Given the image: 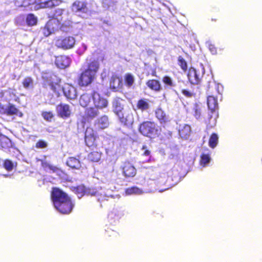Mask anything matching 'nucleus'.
I'll return each mask as SVG.
<instances>
[{"label": "nucleus", "mask_w": 262, "mask_h": 262, "mask_svg": "<svg viewBox=\"0 0 262 262\" xmlns=\"http://www.w3.org/2000/svg\"><path fill=\"white\" fill-rule=\"evenodd\" d=\"M98 114L99 112L97 108L94 107L88 108L85 111L83 119L85 121H89L95 118Z\"/></svg>", "instance_id": "obj_16"}, {"label": "nucleus", "mask_w": 262, "mask_h": 262, "mask_svg": "<svg viewBox=\"0 0 262 262\" xmlns=\"http://www.w3.org/2000/svg\"><path fill=\"white\" fill-rule=\"evenodd\" d=\"M66 111H67V117H68V105H67V110H66Z\"/></svg>", "instance_id": "obj_57"}, {"label": "nucleus", "mask_w": 262, "mask_h": 262, "mask_svg": "<svg viewBox=\"0 0 262 262\" xmlns=\"http://www.w3.org/2000/svg\"><path fill=\"white\" fill-rule=\"evenodd\" d=\"M73 11L81 13H87L89 11L88 3L85 1L76 0L71 6Z\"/></svg>", "instance_id": "obj_10"}, {"label": "nucleus", "mask_w": 262, "mask_h": 262, "mask_svg": "<svg viewBox=\"0 0 262 262\" xmlns=\"http://www.w3.org/2000/svg\"><path fill=\"white\" fill-rule=\"evenodd\" d=\"M136 107L138 110L143 112L149 108V104L148 100L145 98H141L138 100Z\"/></svg>", "instance_id": "obj_23"}, {"label": "nucleus", "mask_w": 262, "mask_h": 262, "mask_svg": "<svg viewBox=\"0 0 262 262\" xmlns=\"http://www.w3.org/2000/svg\"><path fill=\"white\" fill-rule=\"evenodd\" d=\"M109 120L107 116L103 115L98 118L96 122V124L100 129H104L107 128L109 125Z\"/></svg>", "instance_id": "obj_21"}, {"label": "nucleus", "mask_w": 262, "mask_h": 262, "mask_svg": "<svg viewBox=\"0 0 262 262\" xmlns=\"http://www.w3.org/2000/svg\"><path fill=\"white\" fill-rule=\"evenodd\" d=\"M151 75H152V76H154V77H156V76H157V72H156V70H154L152 72V73H151Z\"/></svg>", "instance_id": "obj_55"}, {"label": "nucleus", "mask_w": 262, "mask_h": 262, "mask_svg": "<svg viewBox=\"0 0 262 262\" xmlns=\"http://www.w3.org/2000/svg\"><path fill=\"white\" fill-rule=\"evenodd\" d=\"M162 82L166 88L172 89L176 87V84L170 76L165 75L162 78Z\"/></svg>", "instance_id": "obj_27"}, {"label": "nucleus", "mask_w": 262, "mask_h": 262, "mask_svg": "<svg viewBox=\"0 0 262 262\" xmlns=\"http://www.w3.org/2000/svg\"><path fill=\"white\" fill-rule=\"evenodd\" d=\"M98 191L96 189L86 188V193H85L86 195H96Z\"/></svg>", "instance_id": "obj_47"}, {"label": "nucleus", "mask_w": 262, "mask_h": 262, "mask_svg": "<svg viewBox=\"0 0 262 262\" xmlns=\"http://www.w3.org/2000/svg\"><path fill=\"white\" fill-rule=\"evenodd\" d=\"M155 115L161 124H165L170 121L169 117L161 108H158L156 110Z\"/></svg>", "instance_id": "obj_14"}, {"label": "nucleus", "mask_w": 262, "mask_h": 262, "mask_svg": "<svg viewBox=\"0 0 262 262\" xmlns=\"http://www.w3.org/2000/svg\"><path fill=\"white\" fill-rule=\"evenodd\" d=\"M41 115L45 120L49 122L52 121L54 117V115L51 112H42Z\"/></svg>", "instance_id": "obj_43"}, {"label": "nucleus", "mask_w": 262, "mask_h": 262, "mask_svg": "<svg viewBox=\"0 0 262 262\" xmlns=\"http://www.w3.org/2000/svg\"><path fill=\"white\" fill-rule=\"evenodd\" d=\"M98 138L96 132L92 127H88L85 132L84 140L86 146L94 149L97 147V138Z\"/></svg>", "instance_id": "obj_5"}, {"label": "nucleus", "mask_w": 262, "mask_h": 262, "mask_svg": "<svg viewBox=\"0 0 262 262\" xmlns=\"http://www.w3.org/2000/svg\"><path fill=\"white\" fill-rule=\"evenodd\" d=\"M99 69V63L98 61L97 60L94 59L88 63L87 65V69L85 70L91 74H94V75L95 76L96 73L97 72Z\"/></svg>", "instance_id": "obj_18"}, {"label": "nucleus", "mask_w": 262, "mask_h": 262, "mask_svg": "<svg viewBox=\"0 0 262 262\" xmlns=\"http://www.w3.org/2000/svg\"><path fill=\"white\" fill-rule=\"evenodd\" d=\"M70 189L78 195V198L82 197L85 195V193H86V188L83 185H80L76 187H71Z\"/></svg>", "instance_id": "obj_22"}, {"label": "nucleus", "mask_w": 262, "mask_h": 262, "mask_svg": "<svg viewBox=\"0 0 262 262\" xmlns=\"http://www.w3.org/2000/svg\"><path fill=\"white\" fill-rule=\"evenodd\" d=\"M41 165L42 167L46 170H49L54 172L58 170V168L56 166L51 165L47 161H42Z\"/></svg>", "instance_id": "obj_36"}, {"label": "nucleus", "mask_w": 262, "mask_h": 262, "mask_svg": "<svg viewBox=\"0 0 262 262\" xmlns=\"http://www.w3.org/2000/svg\"><path fill=\"white\" fill-rule=\"evenodd\" d=\"M72 62V60L69 58L68 57H67V66L66 67L68 68L69 67V66L71 64Z\"/></svg>", "instance_id": "obj_53"}, {"label": "nucleus", "mask_w": 262, "mask_h": 262, "mask_svg": "<svg viewBox=\"0 0 262 262\" xmlns=\"http://www.w3.org/2000/svg\"><path fill=\"white\" fill-rule=\"evenodd\" d=\"M0 114L7 116H17L21 118L24 116L22 112L13 104L9 103L7 106L0 103Z\"/></svg>", "instance_id": "obj_4"}, {"label": "nucleus", "mask_w": 262, "mask_h": 262, "mask_svg": "<svg viewBox=\"0 0 262 262\" xmlns=\"http://www.w3.org/2000/svg\"><path fill=\"white\" fill-rule=\"evenodd\" d=\"M123 175L126 178H133L136 174L137 170L129 161H125L121 166Z\"/></svg>", "instance_id": "obj_9"}, {"label": "nucleus", "mask_w": 262, "mask_h": 262, "mask_svg": "<svg viewBox=\"0 0 262 262\" xmlns=\"http://www.w3.org/2000/svg\"><path fill=\"white\" fill-rule=\"evenodd\" d=\"M124 81L126 85L128 87H130L134 84L135 79L133 76L131 74L127 73L125 75Z\"/></svg>", "instance_id": "obj_38"}, {"label": "nucleus", "mask_w": 262, "mask_h": 262, "mask_svg": "<svg viewBox=\"0 0 262 262\" xmlns=\"http://www.w3.org/2000/svg\"><path fill=\"white\" fill-rule=\"evenodd\" d=\"M33 79L30 76L25 77L22 81L23 86L26 89L33 88Z\"/></svg>", "instance_id": "obj_32"}, {"label": "nucleus", "mask_w": 262, "mask_h": 262, "mask_svg": "<svg viewBox=\"0 0 262 262\" xmlns=\"http://www.w3.org/2000/svg\"><path fill=\"white\" fill-rule=\"evenodd\" d=\"M3 167L8 171H11L13 170L14 165L10 160L6 159L4 161Z\"/></svg>", "instance_id": "obj_40"}, {"label": "nucleus", "mask_w": 262, "mask_h": 262, "mask_svg": "<svg viewBox=\"0 0 262 262\" xmlns=\"http://www.w3.org/2000/svg\"><path fill=\"white\" fill-rule=\"evenodd\" d=\"M179 88L181 90L182 94L186 97L191 98L194 95L193 91L188 89H184L181 85H179Z\"/></svg>", "instance_id": "obj_37"}, {"label": "nucleus", "mask_w": 262, "mask_h": 262, "mask_svg": "<svg viewBox=\"0 0 262 262\" xmlns=\"http://www.w3.org/2000/svg\"><path fill=\"white\" fill-rule=\"evenodd\" d=\"M26 21L28 26H33L37 23V18L33 14H28L26 18Z\"/></svg>", "instance_id": "obj_31"}, {"label": "nucleus", "mask_w": 262, "mask_h": 262, "mask_svg": "<svg viewBox=\"0 0 262 262\" xmlns=\"http://www.w3.org/2000/svg\"><path fill=\"white\" fill-rule=\"evenodd\" d=\"M178 62L181 69L185 72L188 69L187 63L185 59L181 56H179L178 58Z\"/></svg>", "instance_id": "obj_35"}, {"label": "nucleus", "mask_w": 262, "mask_h": 262, "mask_svg": "<svg viewBox=\"0 0 262 262\" xmlns=\"http://www.w3.org/2000/svg\"><path fill=\"white\" fill-rule=\"evenodd\" d=\"M67 214L70 213L74 206V204L72 202L71 199L67 195Z\"/></svg>", "instance_id": "obj_41"}, {"label": "nucleus", "mask_w": 262, "mask_h": 262, "mask_svg": "<svg viewBox=\"0 0 262 262\" xmlns=\"http://www.w3.org/2000/svg\"><path fill=\"white\" fill-rule=\"evenodd\" d=\"M63 10L62 9H57L55 10L56 13H58L59 15H61L63 13Z\"/></svg>", "instance_id": "obj_54"}, {"label": "nucleus", "mask_w": 262, "mask_h": 262, "mask_svg": "<svg viewBox=\"0 0 262 262\" xmlns=\"http://www.w3.org/2000/svg\"><path fill=\"white\" fill-rule=\"evenodd\" d=\"M91 102V96L88 94H82L79 99V103L82 107L88 106Z\"/></svg>", "instance_id": "obj_28"}, {"label": "nucleus", "mask_w": 262, "mask_h": 262, "mask_svg": "<svg viewBox=\"0 0 262 262\" xmlns=\"http://www.w3.org/2000/svg\"><path fill=\"white\" fill-rule=\"evenodd\" d=\"M120 122L124 126L130 127L134 122V114L131 112L119 113L117 115Z\"/></svg>", "instance_id": "obj_7"}, {"label": "nucleus", "mask_w": 262, "mask_h": 262, "mask_svg": "<svg viewBox=\"0 0 262 262\" xmlns=\"http://www.w3.org/2000/svg\"><path fill=\"white\" fill-rule=\"evenodd\" d=\"M48 146L47 143L42 140H38L35 144L36 148H45Z\"/></svg>", "instance_id": "obj_45"}, {"label": "nucleus", "mask_w": 262, "mask_h": 262, "mask_svg": "<svg viewBox=\"0 0 262 262\" xmlns=\"http://www.w3.org/2000/svg\"><path fill=\"white\" fill-rule=\"evenodd\" d=\"M11 140L6 136L0 134V146L5 149L11 147Z\"/></svg>", "instance_id": "obj_25"}, {"label": "nucleus", "mask_w": 262, "mask_h": 262, "mask_svg": "<svg viewBox=\"0 0 262 262\" xmlns=\"http://www.w3.org/2000/svg\"><path fill=\"white\" fill-rule=\"evenodd\" d=\"M95 78L94 74H91L84 70L80 75L78 83L80 86H86L90 84Z\"/></svg>", "instance_id": "obj_8"}, {"label": "nucleus", "mask_w": 262, "mask_h": 262, "mask_svg": "<svg viewBox=\"0 0 262 262\" xmlns=\"http://www.w3.org/2000/svg\"><path fill=\"white\" fill-rule=\"evenodd\" d=\"M217 19L216 18H212L211 19V21H215H215H217Z\"/></svg>", "instance_id": "obj_56"}, {"label": "nucleus", "mask_w": 262, "mask_h": 262, "mask_svg": "<svg viewBox=\"0 0 262 262\" xmlns=\"http://www.w3.org/2000/svg\"><path fill=\"white\" fill-rule=\"evenodd\" d=\"M123 88L122 78L117 75L111 77L110 81V88L114 92H118Z\"/></svg>", "instance_id": "obj_12"}, {"label": "nucleus", "mask_w": 262, "mask_h": 262, "mask_svg": "<svg viewBox=\"0 0 262 262\" xmlns=\"http://www.w3.org/2000/svg\"><path fill=\"white\" fill-rule=\"evenodd\" d=\"M20 1L21 3L20 6L24 7L33 5L35 2L34 0H20Z\"/></svg>", "instance_id": "obj_46"}, {"label": "nucleus", "mask_w": 262, "mask_h": 262, "mask_svg": "<svg viewBox=\"0 0 262 262\" xmlns=\"http://www.w3.org/2000/svg\"><path fill=\"white\" fill-rule=\"evenodd\" d=\"M62 26L61 21L53 17L45 25L42 29V33L45 36L48 37L54 32L61 29Z\"/></svg>", "instance_id": "obj_3"}, {"label": "nucleus", "mask_w": 262, "mask_h": 262, "mask_svg": "<svg viewBox=\"0 0 262 262\" xmlns=\"http://www.w3.org/2000/svg\"><path fill=\"white\" fill-rule=\"evenodd\" d=\"M73 89V93L71 94L70 90H69L68 93H67V98L69 99H73L76 96L75 90L74 88H72Z\"/></svg>", "instance_id": "obj_50"}, {"label": "nucleus", "mask_w": 262, "mask_h": 262, "mask_svg": "<svg viewBox=\"0 0 262 262\" xmlns=\"http://www.w3.org/2000/svg\"><path fill=\"white\" fill-rule=\"evenodd\" d=\"M207 104L211 112H214L218 107L217 98L213 96H209L207 97Z\"/></svg>", "instance_id": "obj_20"}, {"label": "nucleus", "mask_w": 262, "mask_h": 262, "mask_svg": "<svg viewBox=\"0 0 262 262\" xmlns=\"http://www.w3.org/2000/svg\"><path fill=\"white\" fill-rule=\"evenodd\" d=\"M146 85L150 90L155 92H159L162 89L160 81L158 79H149L146 82Z\"/></svg>", "instance_id": "obj_13"}, {"label": "nucleus", "mask_w": 262, "mask_h": 262, "mask_svg": "<svg viewBox=\"0 0 262 262\" xmlns=\"http://www.w3.org/2000/svg\"><path fill=\"white\" fill-rule=\"evenodd\" d=\"M58 115L62 118L66 117V105L59 104L56 106Z\"/></svg>", "instance_id": "obj_39"}, {"label": "nucleus", "mask_w": 262, "mask_h": 262, "mask_svg": "<svg viewBox=\"0 0 262 262\" xmlns=\"http://www.w3.org/2000/svg\"><path fill=\"white\" fill-rule=\"evenodd\" d=\"M208 48L210 51L212 53V54H216L217 53V48L215 47L214 45H209Z\"/></svg>", "instance_id": "obj_49"}, {"label": "nucleus", "mask_w": 262, "mask_h": 262, "mask_svg": "<svg viewBox=\"0 0 262 262\" xmlns=\"http://www.w3.org/2000/svg\"><path fill=\"white\" fill-rule=\"evenodd\" d=\"M67 165L72 168L77 169L80 166V162L76 158L70 157L67 161Z\"/></svg>", "instance_id": "obj_29"}, {"label": "nucleus", "mask_w": 262, "mask_h": 262, "mask_svg": "<svg viewBox=\"0 0 262 262\" xmlns=\"http://www.w3.org/2000/svg\"><path fill=\"white\" fill-rule=\"evenodd\" d=\"M192 113L196 119H200L202 113V106L198 103H195L192 108Z\"/></svg>", "instance_id": "obj_26"}, {"label": "nucleus", "mask_w": 262, "mask_h": 262, "mask_svg": "<svg viewBox=\"0 0 262 262\" xmlns=\"http://www.w3.org/2000/svg\"><path fill=\"white\" fill-rule=\"evenodd\" d=\"M142 150H143V156L150 157V151L147 148L146 145H143L142 146Z\"/></svg>", "instance_id": "obj_48"}, {"label": "nucleus", "mask_w": 262, "mask_h": 262, "mask_svg": "<svg viewBox=\"0 0 262 262\" xmlns=\"http://www.w3.org/2000/svg\"><path fill=\"white\" fill-rule=\"evenodd\" d=\"M122 100L120 98H116L113 102V107L114 109V112L117 115L119 113L122 112L123 105L121 103Z\"/></svg>", "instance_id": "obj_24"}, {"label": "nucleus", "mask_w": 262, "mask_h": 262, "mask_svg": "<svg viewBox=\"0 0 262 262\" xmlns=\"http://www.w3.org/2000/svg\"><path fill=\"white\" fill-rule=\"evenodd\" d=\"M10 96H13L14 97H15V98L14 100L16 102H19V98L16 96V94L13 91H11V92H10Z\"/></svg>", "instance_id": "obj_52"}, {"label": "nucleus", "mask_w": 262, "mask_h": 262, "mask_svg": "<svg viewBox=\"0 0 262 262\" xmlns=\"http://www.w3.org/2000/svg\"><path fill=\"white\" fill-rule=\"evenodd\" d=\"M55 44L58 48H64L66 47V40L62 38H56L55 41Z\"/></svg>", "instance_id": "obj_42"}, {"label": "nucleus", "mask_w": 262, "mask_h": 262, "mask_svg": "<svg viewBox=\"0 0 262 262\" xmlns=\"http://www.w3.org/2000/svg\"><path fill=\"white\" fill-rule=\"evenodd\" d=\"M203 77V73L199 70L193 67H190L188 69L187 77L188 81L192 84H199L200 83Z\"/></svg>", "instance_id": "obj_6"}, {"label": "nucleus", "mask_w": 262, "mask_h": 262, "mask_svg": "<svg viewBox=\"0 0 262 262\" xmlns=\"http://www.w3.org/2000/svg\"><path fill=\"white\" fill-rule=\"evenodd\" d=\"M191 133V127L188 124H184L180 126L179 129V134L182 138L187 139L190 136Z\"/></svg>", "instance_id": "obj_17"}, {"label": "nucleus", "mask_w": 262, "mask_h": 262, "mask_svg": "<svg viewBox=\"0 0 262 262\" xmlns=\"http://www.w3.org/2000/svg\"><path fill=\"white\" fill-rule=\"evenodd\" d=\"M75 43V38L72 36H69L67 38V49L72 48Z\"/></svg>", "instance_id": "obj_44"}, {"label": "nucleus", "mask_w": 262, "mask_h": 262, "mask_svg": "<svg viewBox=\"0 0 262 262\" xmlns=\"http://www.w3.org/2000/svg\"><path fill=\"white\" fill-rule=\"evenodd\" d=\"M96 150L90 152L88 155V160L92 162H98L101 158L102 153L96 147Z\"/></svg>", "instance_id": "obj_19"}, {"label": "nucleus", "mask_w": 262, "mask_h": 262, "mask_svg": "<svg viewBox=\"0 0 262 262\" xmlns=\"http://www.w3.org/2000/svg\"><path fill=\"white\" fill-rule=\"evenodd\" d=\"M125 192L127 194H140L143 192L141 189L136 186L127 188Z\"/></svg>", "instance_id": "obj_34"}, {"label": "nucleus", "mask_w": 262, "mask_h": 262, "mask_svg": "<svg viewBox=\"0 0 262 262\" xmlns=\"http://www.w3.org/2000/svg\"><path fill=\"white\" fill-rule=\"evenodd\" d=\"M55 0H35L34 4L38 9L52 8L55 6Z\"/></svg>", "instance_id": "obj_15"}, {"label": "nucleus", "mask_w": 262, "mask_h": 262, "mask_svg": "<svg viewBox=\"0 0 262 262\" xmlns=\"http://www.w3.org/2000/svg\"><path fill=\"white\" fill-rule=\"evenodd\" d=\"M219 142V137L216 133H212L210 136L208 144L209 146L212 148H214Z\"/></svg>", "instance_id": "obj_30"}, {"label": "nucleus", "mask_w": 262, "mask_h": 262, "mask_svg": "<svg viewBox=\"0 0 262 262\" xmlns=\"http://www.w3.org/2000/svg\"><path fill=\"white\" fill-rule=\"evenodd\" d=\"M94 104L97 108L102 109L107 106V100L100 96L97 92H94L92 94Z\"/></svg>", "instance_id": "obj_11"}, {"label": "nucleus", "mask_w": 262, "mask_h": 262, "mask_svg": "<svg viewBox=\"0 0 262 262\" xmlns=\"http://www.w3.org/2000/svg\"><path fill=\"white\" fill-rule=\"evenodd\" d=\"M138 130L142 135L149 138L154 137L158 134L157 125L152 121H143L139 124Z\"/></svg>", "instance_id": "obj_2"}, {"label": "nucleus", "mask_w": 262, "mask_h": 262, "mask_svg": "<svg viewBox=\"0 0 262 262\" xmlns=\"http://www.w3.org/2000/svg\"><path fill=\"white\" fill-rule=\"evenodd\" d=\"M60 60L59 58H57L56 59L55 62H56V64L57 66V67H58L59 68H62V67L64 66V65L62 63H60Z\"/></svg>", "instance_id": "obj_51"}, {"label": "nucleus", "mask_w": 262, "mask_h": 262, "mask_svg": "<svg viewBox=\"0 0 262 262\" xmlns=\"http://www.w3.org/2000/svg\"><path fill=\"white\" fill-rule=\"evenodd\" d=\"M211 157L209 154H202L200 156V164L203 166H205L210 161Z\"/></svg>", "instance_id": "obj_33"}, {"label": "nucleus", "mask_w": 262, "mask_h": 262, "mask_svg": "<svg viewBox=\"0 0 262 262\" xmlns=\"http://www.w3.org/2000/svg\"><path fill=\"white\" fill-rule=\"evenodd\" d=\"M51 198L56 209L66 214V193L57 187H53Z\"/></svg>", "instance_id": "obj_1"}]
</instances>
